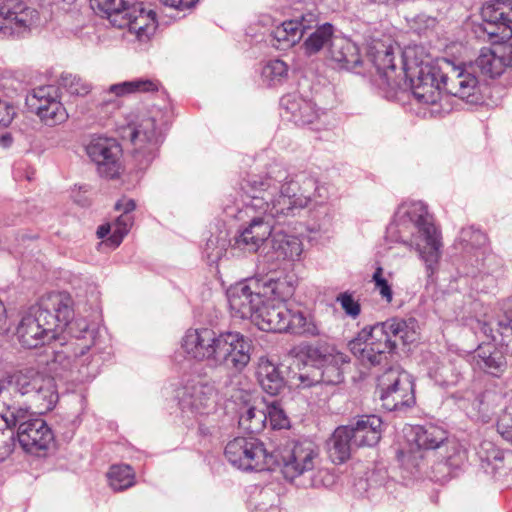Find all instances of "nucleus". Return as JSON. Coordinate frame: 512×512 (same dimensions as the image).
<instances>
[{
    "mask_svg": "<svg viewBox=\"0 0 512 512\" xmlns=\"http://www.w3.org/2000/svg\"><path fill=\"white\" fill-rule=\"evenodd\" d=\"M336 302L340 304L346 316L356 319L361 313V305L353 296V293L345 291L336 297Z\"/></svg>",
    "mask_w": 512,
    "mask_h": 512,
    "instance_id": "obj_51",
    "label": "nucleus"
},
{
    "mask_svg": "<svg viewBox=\"0 0 512 512\" xmlns=\"http://www.w3.org/2000/svg\"><path fill=\"white\" fill-rule=\"evenodd\" d=\"M440 72L444 75L445 92L469 102H475L479 93V78L471 64L456 65L447 58H441Z\"/></svg>",
    "mask_w": 512,
    "mask_h": 512,
    "instance_id": "obj_13",
    "label": "nucleus"
},
{
    "mask_svg": "<svg viewBox=\"0 0 512 512\" xmlns=\"http://www.w3.org/2000/svg\"><path fill=\"white\" fill-rule=\"evenodd\" d=\"M294 378L298 381V383L296 384L298 388H310L320 383V379L316 369L313 371L312 375L300 373Z\"/></svg>",
    "mask_w": 512,
    "mask_h": 512,
    "instance_id": "obj_57",
    "label": "nucleus"
},
{
    "mask_svg": "<svg viewBox=\"0 0 512 512\" xmlns=\"http://www.w3.org/2000/svg\"><path fill=\"white\" fill-rule=\"evenodd\" d=\"M300 24L296 20H286L271 32V44L278 50H288L302 39Z\"/></svg>",
    "mask_w": 512,
    "mask_h": 512,
    "instance_id": "obj_34",
    "label": "nucleus"
},
{
    "mask_svg": "<svg viewBox=\"0 0 512 512\" xmlns=\"http://www.w3.org/2000/svg\"><path fill=\"white\" fill-rule=\"evenodd\" d=\"M294 312L287 304L264 300L253 323L263 331L289 332Z\"/></svg>",
    "mask_w": 512,
    "mask_h": 512,
    "instance_id": "obj_21",
    "label": "nucleus"
},
{
    "mask_svg": "<svg viewBox=\"0 0 512 512\" xmlns=\"http://www.w3.org/2000/svg\"><path fill=\"white\" fill-rule=\"evenodd\" d=\"M135 484V482H127L124 485H117V482H107V487L110 488L113 492H121L129 489Z\"/></svg>",
    "mask_w": 512,
    "mask_h": 512,
    "instance_id": "obj_63",
    "label": "nucleus"
},
{
    "mask_svg": "<svg viewBox=\"0 0 512 512\" xmlns=\"http://www.w3.org/2000/svg\"><path fill=\"white\" fill-rule=\"evenodd\" d=\"M38 117L46 126L54 127L66 122L68 113L62 103H52L50 109H47Z\"/></svg>",
    "mask_w": 512,
    "mask_h": 512,
    "instance_id": "obj_47",
    "label": "nucleus"
},
{
    "mask_svg": "<svg viewBox=\"0 0 512 512\" xmlns=\"http://www.w3.org/2000/svg\"><path fill=\"white\" fill-rule=\"evenodd\" d=\"M301 352L306 356L307 360L315 366V369L317 370L327 361H333V356L338 352V350L329 347L304 345L301 347Z\"/></svg>",
    "mask_w": 512,
    "mask_h": 512,
    "instance_id": "obj_42",
    "label": "nucleus"
},
{
    "mask_svg": "<svg viewBox=\"0 0 512 512\" xmlns=\"http://www.w3.org/2000/svg\"><path fill=\"white\" fill-rule=\"evenodd\" d=\"M110 232L113 233V226L109 223H106L98 227L97 236L98 238L102 239L106 237Z\"/></svg>",
    "mask_w": 512,
    "mask_h": 512,
    "instance_id": "obj_64",
    "label": "nucleus"
},
{
    "mask_svg": "<svg viewBox=\"0 0 512 512\" xmlns=\"http://www.w3.org/2000/svg\"><path fill=\"white\" fill-rule=\"evenodd\" d=\"M271 248L277 260H299L303 252V244L298 237L281 232L272 236Z\"/></svg>",
    "mask_w": 512,
    "mask_h": 512,
    "instance_id": "obj_33",
    "label": "nucleus"
},
{
    "mask_svg": "<svg viewBox=\"0 0 512 512\" xmlns=\"http://www.w3.org/2000/svg\"><path fill=\"white\" fill-rule=\"evenodd\" d=\"M8 330L7 327V316L6 309L3 303L0 301V334Z\"/></svg>",
    "mask_w": 512,
    "mask_h": 512,
    "instance_id": "obj_62",
    "label": "nucleus"
},
{
    "mask_svg": "<svg viewBox=\"0 0 512 512\" xmlns=\"http://www.w3.org/2000/svg\"><path fill=\"white\" fill-rule=\"evenodd\" d=\"M66 90L71 95L85 96L91 90V85L78 76H68L63 79Z\"/></svg>",
    "mask_w": 512,
    "mask_h": 512,
    "instance_id": "obj_53",
    "label": "nucleus"
},
{
    "mask_svg": "<svg viewBox=\"0 0 512 512\" xmlns=\"http://www.w3.org/2000/svg\"><path fill=\"white\" fill-rule=\"evenodd\" d=\"M225 457L236 468L244 471H264L272 460L264 444L255 437H237L226 444Z\"/></svg>",
    "mask_w": 512,
    "mask_h": 512,
    "instance_id": "obj_9",
    "label": "nucleus"
},
{
    "mask_svg": "<svg viewBox=\"0 0 512 512\" xmlns=\"http://www.w3.org/2000/svg\"><path fill=\"white\" fill-rule=\"evenodd\" d=\"M246 194L239 219L249 218L235 239L238 248L256 252L271 236L275 224L282 223L295 211L309 205H322L328 199V188L315 177L300 173L290 176L278 164L271 165L265 175H250L241 183Z\"/></svg>",
    "mask_w": 512,
    "mask_h": 512,
    "instance_id": "obj_1",
    "label": "nucleus"
},
{
    "mask_svg": "<svg viewBox=\"0 0 512 512\" xmlns=\"http://www.w3.org/2000/svg\"><path fill=\"white\" fill-rule=\"evenodd\" d=\"M265 414L272 429H285L290 425L288 417L276 401L266 405Z\"/></svg>",
    "mask_w": 512,
    "mask_h": 512,
    "instance_id": "obj_49",
    "label": "nucleus"
},
{
    "mask_svg": "<svg viewBox=\"0 0 512 512\" xmlns=\"http://www.w3.org/2000/svg\"><path fill=\"white\" fill-rule=\"evenodd\" d=\"M91 6L106 14L111 21L119 18L129 7L131 0H90Z\"/></svg>",
    "mask_w": 512,
    "mask_h": 512,
    "instance_id": "obj_43",
    "label": "nucleus"
},
{
    "mask_svg": "<svg viewBox=\"0 0 512 512\" xmlns=\"http://www.w3.org/2000/svg\"><path fill=\"white\" fill-rule=\"evenodd\" d=\"M476 453L482 462L487 464H493L503 461V452L490 440H482L477 449ZM494 468H498L495 464Z\"/></svg>",
    "mask_w": 512,
    "mask_h": 512,
    "instance_id": "obj_46",
    "label": "nucleus"
},
{
    "mask_svg": "<svg viewBox=\"0 0 512 512\" xmlns=\"http://www.w3.org/2000/svg\"><path fill=\"white\" fill-rule=\"evenodd\" d=\"M465 360L461 356L439 358L431 356L427 359V374L441 387L456 386L463 379Z\"/></svg>",
    "mask_w": 512,
    "mask_h": 512,
    "instance_id": "obj_22",
    "label": "nucleus"
},
{
    "mask_svg": "<svg viewBox=\"0 0 512 512\" xmlns=\"http://www.w3.org/2000/svg\"><path fill=\"white\" fill-rule=\"evenodd\" d=\"M258 279H250L231 286L227 290V298L233 316L251 319L258 313L264 299L259 288Z\"/></svg>",
    "mask_w": 512,
    "mask_h": 512,
    "instance_id": "obj_15",
    "label": "nucleus"
},
{
    "mask_svg": "<svg viewBox=\"0 0 512 512\" xmlns=\"http://www.w3.org/2000/svg\"><path fill=\"white\" fill-rule=\"evenodd\" d=\"M288 74L287 64L280 60H270L262 69V76L269 85L281 83Z\"/></svg>",
    "mask_w": 512,
    "mask_h": 512,
    "instance_id": "obj_44",
    "label": "nucleus"
},
{
    "mask_svg": "<svg viewBox=\"0 0 512 512\" xmlns=\"http://www.w3.org/2000/svg\"><path fill=\"white\" fill-rule=\"evenodd\" d=\"M460 238L463 242L471 245L472 248H476L480 251V254L486 253L487 236L480 230L474 229L473 227L462 229Z\"/></svg>",
    "mask_w": 512,
    "mask_h": 512,
    "instance_id": "obj_50",
    "label": "nucleus"
},
{
    "mask_svg": "<svg viewBox=\"0 0 512 512\" xmlns=\"http://www.w3.org/2000/svg\"><path fill=\"white\" fill-rule=\"evenodd\" d=\"M218 349L213 367H223L241 373L249 364L252 355V342L237 331L220 332Z\"/></svg>",
    "mask_w": 512,
    "mask_h": 512,
    "instance_id": "obj_11",
    "label": "nucleus"
},
{
    "mask_svg": "<svg viewBox=\"0 0 512 512\" xmlns=\"http://www.w3.org/2000/svg\"><path fill=\"white\" fill-rule=\"evenodd\" d=\"M376 394L387 411H398L415 403L414 384L405 372L389 368L378 377Z\"/></svg>",
    "mask_w": 512,
    "mask_h": 512,
    "instance_id": "obj_8",
    "label": "nucleus"
},
{
    "mask_svg": "<svg viewBox=\"0 0 512 512\" xmlns=\"http://www.w3.org/2000/svg\"><path fill=\"white\" fill-rule=\"evenodd\" d=\"M347 433V427H338L328 441V455L335 464L348 460L352 449L355 448Z\"/></svg>",
    "mask_w": 512,
    "mask_h": 512,
    "instance_id": "obj_36",
    "label": "nucleus"
},
{
    "mask_svg": "<svg viewBox=\"0 0 512 512\" xmlns=\"http://www.w3.org/2000/svg\"><path fill=\"white\" fill-rule=\"evenodd\" d=\"M470 363L474 370L483 371L494 377H499L507 367L503 352L497 350L492 343L479 345L471 355Z\"/></svg>",
    "mask_w": 512,
    "mask_h": 512,
    "instance_id": "obj_27",
    "label": "nucleus"
},
{
    "mask_svg": "<svg viewBox=\"0 0 512 512\" xmlns=\"http://www.w3.org/2000/svg\"><path fill=\"white\" fill-rule=\"evenodd\" d=\"M346 427L355 448L374 446L381 439L382 420L376 415L361 416L355 423Z\"/></svg>",
    "mask_w": 512,
    "mask_h": 512,
    "instance_id": "obj_26",
    "label": "nucleus"
},
{
    "mask_svg": "<svg viewBox=\"0 0 512 512\" xmlns=\"http://www.w3.org/2000/svg\"><path fill=\"white\" fill-rule=\"evenodd\" d=\"M9 429H0V461L5 460L15 448V436Z\"/></svg>",
    "mask_w": 512,
    "mask_h": 512,
    "instance_id": "obj_54",
    "label": "nucleus"
},
{
    "mask_svg": "<svg viewBox=\"0 0 512 512\" xmlns=\"http://www.w3.org/2000/svg\"><path fill=\"white\" fill-rule=\"evenodd\" d=\"M86 153L93 161L99 174L107 178H115L121 170L122 148L118 141L108 137H94L86 146Z\"/></svg>",
    "mask_w": 512,
    "mask_h": 512,
    "instance_id": "obj_16",
    "label": "nucleus"
},
{
    "mask_svg": "<svg viewBox=\"0 0 512 512\" xmlns=\"http://www.w3.org/2000/svg\"><path fill=\"white\" fill-rule=\"evenodd\" d=\"M367 54L383 83L390 88L398 87L400 81L396 72L394 47L375 40L369 46Z\"/></svg>",
    "mask_w": 512,
    "mask_h": 512,
    "instance_id": "obj_24",
    "label": "nucleus"
},
{
    "mask_svg": "<svg viewBox=\"0 0 512 512\" xmlns=\"http://www.w3.org/2000/svg\"><path fill=\"white\" fill-rule=\"evenodd\" d=\"M445 440H447V432L439 426L428 424L412 427L408 436L409 449L401 450L398 459L404 469L411 473L413 470L418 471V459L423 457L419 454L420 451L439 448Z\"/></svg>",
    "mask_w": 512,
    "mask_h": 512,
    "instance_id": "obj_12",
    "label": "nucleus"
},
{
    "mask_svg": "<svg viewBox=\"0 0 512 512\" xmlns=\"http://www.w3.org/2000/svg\"><path fill=\"white\" fill-rule=\"evenodd\" d=\"M26 103L30 111L39 116L50 109L52 103L62 102L60 101L58 88L53 85H46L34 88L27 96Z\"/></svg>",
    "mask_w": 512,
    "mask_h": 512,
    "instance_id": "obj_35",
    "label": "nucleus"
},
{
    "mask_svg": "<svg viewBox=\"0 0 512 512\" xmlns=\"http://www.w3.org/2000/svg\"><path fill=\"white\" fill-rule=\"evenodd\" d=\"M130 139L133 144V157L140 169L148 167L157 157L163 142V132L156 119L143 116L130 128Z\"/></svg>",
    "mask_w": 512,
    "mask_h": 512,
    "instance_id": "obj_10",
    "label": "nucleus"
},
{
    "mask_svg": "<svg viewBox=\"0 0 512 512\" xmlns=\"http://www.w3.org/2000/svg\"><path fill=\"white\" fill-rule=\"evenodd\" d=\"M135 208V201L126 197L121 198L115 204V209L117 211H121V214L132 215L131 213L135 210Z\"/></svg>",
    "mask_w": 512,
    "mask_h": 512,
    "instance_id": "obj_60",
    "label": "nucleus"
},
{
    "mask_svg": "<svg viewBox=\"0 0 512 512\" xmlns=\"http://www.w3.org/2000/svg\"><path fill=\"white\" fill-rule=\"evenodd\" d=\"M267 424L265 409L248 406L239 415V426L250 434L260 433Z\"/></svg>",
    "mask_w": 512,
    "mask_h": 512,
    "instance_id": "obj_39",
    "label": "nucleus"
},
{
    "mask_svg": "<svg viewBox=\"0 0 512 512\" xmlns=\"http://www.w3.org/2000/svg\"><path fill=\"white\" fill-rule=\"evenodd\" d=\"M283 461L286 480H293L314 469L319 453L316 445L307 439L287 441L283 451L277 449Z\"/></svg>",
    "mask_w": 512,
    "mask_h": 512,
    "instance_id": "obj_14",
    "label": "nucleus"
},
{
    "mask_svg": "<svg viewBox=\"0 0 512 512\" xmlns=\"http://www.w3.org/2000/svg\"><path fill=\"white\" fill-rule=\"evenodd\" d=\"M483 331L486 335L490 336L493 341L498 343L503 349V354L512 355V318H506L505 320H499L497 322L496 332L498 336L492 334L493 329L487 324L483 326Z\"/></svg>",
    "mask_w": 512,
    "mask_h": 512,
    "instance_id": "obj_41",
    "label": "nucleus"
},
{
    "mask_svg": "<svg viewBox=\"0 0 512 512\" xmlns=\"http://www.w3.org/2000/svg\"><path fill=\"white\" fill-rule=\"evenodd\" d=\"M507 1L496 0L485 4L481 9V17L484 21L483 31L490 40L498 41L512 37V29L508 24Z\"/></svg>",
    "mask_w": 512,
    "mask_h": 512,
    "instance_id": "obj_25",
    "label": "nucleus"
},
{
    "mask_svg": "<svg viewBox=\"0 0 512 512\" xmlns=\"http://www.w3.org/2000/svg\"><path fill=\"white\" fill-rule=\"evenodd\" d=\"M256 376L261 388L272 396L278 395L286 384L279 366L266 356L259 358Z\"/></svg>",
    "mask_w": 512,
    "mask_h": 512,
    "instance_id": "obj_30",
    "label": "nucleus"
},
{
    "mask_svg": "<svg viewBox=\"0 0 512 512\" xmlns=\"http://www.w3.org/2000/svg\"><path fill=\"white\" fill-rule=\"evenodd\" d=\"M220 332L209 328L188 329L181 341L186 357L214 366Z\"/></svg>",
    "mask_w": 512,
    "mask_h": 512,
    "instance_id": "obj_17",
    "label": "nucleus"
},
{
    "mask_svg": "<svg viewBox=\"0 0 512 512\" xmlns=\"http://www.w3.org/2000/svg\"><path fill=\"white\" fill-rule=\"evenodd\" d=\"M14 109L0 99V127H7L13 119Z\"/></svg>",
    "mask_w": 512,
    "mask_h": 512,
    "instance_id": "obj_58",
    "label": "nucleus"
},
{
    "mask_svg": "<svg viewBox=\"0 0 512 512\" xmlns=\"http://www.w3.org/2000/svg\"><path fill=\"white\" fill-rule=\"evenodd\" d=\"M334 27L330 23H324L309 35L303 46L307 55L318 53L327 43L334 38Z\"/></svg>",
    "mask_w": 512,
    "mask_h": 512,
    "instance_id": "obj_40",
    "label": "nucleus"
},
{
    "mask_svg": "<svg viewBox=\"0 0 512 512\" xmlns=\"http://www.w3.org/2000/svg\"><path fill=\"white\" fill-rule=\"evenodd\" d=\"M452 454L447 456L445 466L451 470V477H458V471L462 470L467 461L466 450L456 443L451 444Z\"/></svg>",
    "mask_w": 512,
    "mask_h": 512,
    "instance_id": "obj_48",
    "label": "nucleus"
},
{
    "mask_svg": "<svg viewBox=\"0 0 512 512\" xmlns=\"http://www.w3.org/2000/svg\"><path fill=\"white\" fill-rule=\"evenodd\" d=\"M198 0H166V6L183 10L193 7Z\"/></svg>",
    "mask_w": 512,
    "mask_h": 512,
    "instance_id": "obj_61",
    "label": "nucleus"
},
{
    "mask_svg": "<svg viewBox=\"0 0 512 512\" xmlns=\"http://www.w3.org/2000/svg\"><path fill=\"white\" fill-rule=\"evenodd\" d=\"M328 59L336 69L354 70L361 64L358 46L345 37H334L328 49Z\"/></svg>",
    "mask_w": 512,
    "mask_h": 512,
    "instance_id": "obj_29",
    "label": "nucleus"
},
{
    "mask_svg": "<svg viewBox=\"0 0 512 512\" xmlns=\"http://www.w3.org/2000/svg\"><path fill=\"white\" fill-rule=\"evenodd\" d=\"M414 332L408 331L406 321L392 318L364 327L348 343L351 353L364 365H379L396 348V339L403 343L414 341Z\"/></svg>",
    "mask_w": 512,
    "mask_h": 512,
    "instance_id": "obj_4",
    "label": "nucleus"
},
{
    "mask_svg": "<svg viewBox=\"0 0 512 512\" xmlns=\"http://www.w3.org/2000/svg\"><path fill=\"white\" fill-rule=\"evenodd\" d=\"M281 106L291 114V119L297 125L312 124L318 118L314 103L296 95L282 97Z\"/></svg>",
    "mask_w": 512,
    "mask_h": 512,
    "instance_id": "obj_32",
    "label": "nucleus"
},
{
    "mask_svg": "<svg viewBox=\"0 0 512 512\" xmlns=\"http://www.w3.org/2000/svg\"><path fill=\"white\" fill-rule=\"evenodd\" d=\"M298 24H300L301 27V33L304 35V33L311 29L312 27L317 25V16L314 13H307L301 15L300 18L295 19Z\"/></svg>",
    "mask_w": 512,
    "mask_h": 512,
    "instance_id": "obj_59",
    "label": "nucleus"
},
{
    "mask_svg": "<svg viewBox=\"0 0 512 512\" xmlns=\"http://www.w3.org/2000/svg\"><path fill=\"white\" fill-rule=\"evenodd\" d=\"M386 239L414 248L432 274L441 256L440 232L421 201L401 203L386 229Z\"/></svg>",
    "mask_w": 512,
    "mask_h": 512,
    "instance_id": "obj_3",
    "label": "nucleus"
},
{
    "mask_svg": "<svg viewBox=\"0 0 512 512\" xmlns=\"http://www.w3.org/2000/svg\"><path fill=\"white\" fill-rule=\"evenodd\" d=\"M73 318L72 300L63 293H50L25 312L17 327V337L23 347L32 349L42 346L57 336V330L79 329L75 340L69 344L75 358L83 357L96 343L94 330L88 328L85 320Z\"/></svg>",
    "mask_w": 512,
    "mask_h": 512,
    "instance_id": "obj_2",
    "label": "nucleus"
},
{
    "mask_svg": "<svg viewBox=\"0 0 512 512\" xmlns=\"http://www.w3.org/2000/svg\"><path fill=\"white\" fill-rule=\"evenodd\" d=\"M177 398L183 412L202 415L214 408L217 390L211 382L192 380L178 390Z\"/></svg>",
    "mask_w": 512,
    "mask_h": 512,
    "instance_id": "obj_18",
    "label": "nucleus"
},
{
    "mask_svg": "<svg viewBox=\"0 0 512 512\" xmlns=\"http://www.w3.org/2000/svg\"><path fill=\"white\" fill-rule=\"evenodd\" d=\"M158 89V81L146 78H137L131 81L112 84L101 94V99L98 104L99 113L102 114L103 117H108L120 108L118 98L133 94L155 92L158 91Z\"/></svg>",
    "mask_w": 512,
    "mask_h": 512,
    "instance_id": "obj_19",
    "label": "nucleus"
},
{
    "mask_svg": "<svg viewBox=\"0 0 512 512\" xmlns=\"http://www.w3.org/2000/svg\"><path fill=\"white\" fill-rule=\"evenodd\" d=\"M485 78L494 79L512 70V44L503 43L494 47H484L476 60L470 63Z\"/></svg>",
    "mask_w": 512,
    "mask_h": 512,
    "instance_id": "obj_20",
    "label": "nucleus"
},
{
    "mask_svg": "<svg viewBox=\"0 0 512 512\" xmlns=\"http://www.w3.org/2000/svg\"><path fill=\"white\" fill-rule=\"evenodd\" d=\"M28 409H7L0 411V429L18 425L17 439L27 453L45 455L55 444V435L51 427L42 418L26 419Z\"/></svg>",
    "mask_w": 512,
    "mask_h": 512,
    "instance_id": "obj_6",
    "label": "nucleus"
},
{
    "mask_svg": "<svg viewBox=\"0 0 512 512\" xmlns=\"http://www.w3.org/2000/svg\"><path fill=\"white\" fill-rule=\"evenodd\" d=\"M441 58L431 62H421L411 67L406 64L405 75L409 77L415 100L428 106L431 116H441L451 110L445 91L444 75L440 72Z\"/></svg>",
    "mask_w": 512,
    "mask_h": 512,
    "instance_id": "obj_5",
    "label": "nucleus"
},
{
    "mask_svg": "<svg viewBox=\"0 0 512 512\" xmlns=\"http://www.w3.org/2000/svg\"><path fill=\"white\" fill-rule=\"evenodd\" d=\"M111 24L118 28H127L136 38L145 42L150 39L156 30V13L152 10H144L130 7L117 19L113 18Z\"/></svg>",
    "mask_w": 512,
    "mask_h": 512,
    "instance_id": "obj_23",
    "label": "nucleus"
},
{
    "mask_svg": "<svg viewBox=\"0 0 512 512\" xmlns=\"http://www.w3.org/2000/svg\"><path fill=\"white\" fill-rule=\"evenodd\" d=\"M259 288L264 300L284 303L295 293L297 280L293 274H281L278 277L258 279Z\"/></svg>",
    "mask_w": 512,
    "mask_h": 512,
    "instance_id": "obj_28",
    "label": "nucleus"
},
{
    "mask_svg": "<svg viewBox=\"0 0 512 512\" xmlns=\"http://www.w3.org/2000/svg\"><path fill=\"white\" fill-rule=\"evenodd\" d=\"M134 223V217L132 215L120 214L114 223L113 233L108 238V241L114 247H117L122 242L123 238L128 234Z\"/></svg>",
    "mask_w": 512,
    "mask_h": 512,
    "instance_id": "obj_45",
    "label": "nucleus"
},
{
    "mask_svg": "<svg viewBox=\"0 0 512 512\" xmlns=\"http://www.w3.org/2000/svg\"><path fill=\"white\" fill-rule=\"evenodd\" d=\"M498 432L512 442V405L506 407L497 422Z\"/></svg>",
    "mask_w": 512,
    "mask_h": 512,
    "instance_id": "obj_56",
    "label": "nucleus"
},
{
    "mask_svg": "<svg viewBox=\"0 0 512 512\" xmlns=\"http://www.w3.org/2000/svg\"><path fill=\"white\" fill-rule=\"evenodd\" d=\"M39 12L23 0H5L0 5V39H23L37 28Z\"/></svg>",
    "mask_w": 512,
    "mask_h": 512,
    "instance_id": "obj_7",
    "label": "nucleus"
},
{
    "mask_svg": "<svg viewBox=\"0 0 512 512\" xmlns=\"http://www.w3.org/2000/svg\"><path fill=\"white\" fill-rule=\"evenodd\" d=\"M350 358L348 355L338 351L333 356V361H327L317 369L320 383L335 385L343 381V373L341 366L348 363Z\"/></svg>",
    "mask_w": 512,
    "mask_h": 512,
    "instance_id": "obj_37",
    "label": "nucleus"
},
{
    "mask_svg": "<svg viewBox=\"0 0 512 512\" xmlns=\"http://www.w3.org/2000/svg\"><path fill=\"white\" fill-rule=\"evenodd\" d=\"M108 480H134L135 473L128 464H114L106 474Z\"/></svg>",
    "mask_w": 512,
    "mask_h": 512,
    "instance_id": "obj_55",
    "label": "nucleus"
},
{
    "mask_svg": "<svg viewBox=\"0 0 512 512\" xmlns=\"http://www.w3.org/2000/svg\"><path fill=\"white\" fill-rule=\"evenodd\" d=\"M375 289L379 292L382 299L387 303H391L393 299V291L388 281L383 277V268L378 266L372 276Z\"/></svg>",
    "mask_w": 512,
    "mask_h": 512,
    "instance_id": "obj_52",
    "label": "nucleus"
},
{
    "mask_svg": "<svg viewBox=\"0 0 512 512\" xmlns=\"http://www.w3.org/2000/svg\"><path fill=\"white\" fill-rule=\"evenodd\" d=\"M59 400L55 380L46 375L44 381L36 388L27 403L30 408L35 409L39 414L47 413L54 409Z\"/></svg>",
    "mask_w": 512,
    "mask_h": 512,
    "instance_id": "obj_31",
    "label": "nucleus"
},
{
    "mask_svg": "<svg viewBox=\"0 0 512 512\" xmlns=\"http://www.w3.org/2000/svg\"><path fill=\"white\" fill-rule=\"evenodd\" d=\"M289 332L308 337H320L324 335L322 325L312 315H305L297 310L294 312Z\"/></svg>",
    "mask_w": 512,
    "mask_h": 512,
    "instance_id": "obj_38",
    "label": "nucleus"
}]
</instances>
